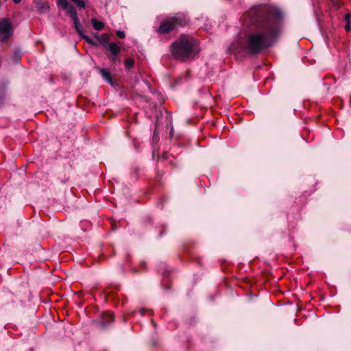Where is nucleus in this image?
<instances>
[{
  "label": "nucleus",
  "mask_w": 351,
  "mask_h": 351,
  "mask_svg": "<svg viewBox=\"0 0 351 351\" xmlns=\"http://www.w3.org/2000/svg\"><path fill=\"white\" fill-rule=\"evenodd\" d=\"M283 14L277 7L252 8L243 15V25L250 28L241 40V49L250 54H258L271 46L280 32Z\"/></svg>",
  "instance_id": "nucleus-1"
},
{
  "label": "nucleus",
  "mask_w": 351,
  "mask_h": 351,
  "mask_svg": "<svg viewBox=\"0 0 351 351\" xmlns=\"http://www.w3.org/2000/svg\"><path fill=\"white\" fill-rule=\"evenodd\" d=\"M197 42L192 36L182 34L170 47L172 56L177 60L184 62L193 58L197 51Z\"/></svg>",
  "instance_id": "nucleus-2"
},
{
  "label": "nucleus",
  "mask_w": 351,
  "mask_h": 351,
  "mask_svg": "<svg viewBox=\"0 0 351 351\" xmlns=\"http://www.w3.org/2000/svg\"><path fill=\"white\" fill-rule=\"evenodd\" d=\"M189 23L186 16L182 13H178L173 16L163 20L158 29L160 34H167L179 27H183Z\"/></svg>",
  "instance_id": "nucleus-3"
},
{
  "label": "nucleus",
  "mask_w": 351,
  "mask_h": 351,
  "mask_svg": "<svg viewBox=\"0 0 351 351\" xmlns=\"http://www.w3.org/2000/svg\"><path fill=\"white\" fill-rule=\"evenodd\" d=\"M14 34L12 22L8 18L0 19V42H7Z\"/></svg>",
  "instance_id": "nucleus-4"
},
{
  "label": "nucleus",
  "mask_w": 351,
  "mask_h": 351,
  "mask_svg": "<svg viewBox=\"0 0 351 351\" xmlns=\"http://www.w3.org/2000/svg\"><path fill=\"white\" fill-rule=\"evenodd\" d=\"M114 322L113 314L110 312H104L101 315V317L99 319L95 320L93 324L96 327L99 328H104L108 324Z\"/></svg>",
  "instance_id": "nucleus-5"
},
{
  "label": "nucleus",
  "mask_w": 351,
  "mask_h": 351,
  "mask_svg": "<svg viewBox=\"0 0 351 351\" xmlns=\"http://www.w3.org/2000/svg\"><path fill=\"white\" fill-rule=\"evenodd\" d=\"M106 49L110 51V55L108 56V58L112 62H121V59L119 57V53L121 51V47L118 46L114 43H111L108 45V48Z\"/></svg>",
  "instance_id": "nucleus-6"
},
{
  "label": "nucleus",
  "mask_w": 351,
  "mask_h": 351,
  "mask_svg": "<svg viewBox=\"0 0 351 351\" xmlns=\"http://www.w3.org/2000/svg\"><path fill=\"white\" fill-rule=\"evenodd\" d=\"M65 10H66L67 13L70 15L72 20L73 21L75 28L77 32L78 33L79 35H82V28L80 27V21H79L77 14L75 9L74 8L73 6L69 5L68 8H66Z\"/></svg>",
  "instance_id": "nucleus-7"
},
{
  "label": "nucleus",
  "mask_w": 351,
  "mask_h": 351,
  "mask_svg": "<svg viewBox=\"0 0 351 351\" xmlns=\"http://www.w3.org/2000/svg\"><path fill=\"white\" fill-rule=\"evenodd\" d=\"M97 40L101 43V45L106 49L108 48L109 43V36L107 34H103L101 35L96 36Z\"/></svg>",
  "instance_id": "nucleus-8"
},
{
  "label": "nucleus",
  "mask_w": 351,
  "mask_h": 351,
  "mask_svg": "<svg viewBox=\"0 0 351 351\" xmlns=\"http://www.w3.org/2000/svg\"><path fill=\"white\" fill-rule=\"evenodd\" d=\"M101 75L110 84L112 85V79L110 73L106 69H101L99 70Z\"/></svg>",
  "instance_id": "nucleus-9"
},
{
  "label": "nucleus",
  "mask_w": 351,
  "mask_h": 351,
  "mask_svg": "<svg viewBox=\"0 0 351 351\" xmlns=\"http://www.w3.org/2000/svg\"><path fill=\"white\" fill-rule=\"evenodd\" d=\"M91 23L93 25V28L97 31H100L103 29L104 27V23L101 21H97L95 19H91Z\"/></svg>",
  "instance_id": "nucleus-10"
},
{
  "label": "nucleus",
  "mask_w": 351,
  "mask_h": 351,
  "mask_svg": "<svg viewBox=\"0 0 351 351\" xmlns=\"http://www.w3.org/2000/svg\"><path fill=\"white\" fill-rule=\"evenodd\" d=\"M124 65L125 69H130L134 65V60L133 58H127L124 61Z\"/></svg>",
  "instance_id": "nucleus-11"
},
{
  "label": "nucleus",
  "mask_w": 351,
  "mask_h": 351,
  "mask_svg": "<svg viewBox=\"0 0 351 351\" xmlns=\"http://www.w3.org/2000/svg\"><path fill=\"white\" fill-rule=\"evenodd\" d=\"M37 5H38V8L39 9V10L40 12L48 11L49 9V6L47 4V3H37Z\"/></svg>",
  "instance_id": "nucleus-12"
},
{
  "label": "nucleus",
  "mask_w": 351,
  "mask_h": 351,
  "mask_svg": "<svg viewBox=\"0 0 351 351\" xmlns=\"http://www.w3.org/2000/svg\"><path fill=\"white\" fill-rule=\"evenodd\" d=\"M81 37H82L88 43L92 45H94V46H96L97 45V43L95 42H94L93 40V39H91L90 37H88V36H86L83 34V32L82 33V35H80Z\"/></svg>",
  "instance_id": "nucleus-13"
},
{
  "label": "nucleus",
  "mask_w": 351,
  "mask_h": 351,
  "mask_svg": "<svg viewBox=\"0 0 351 351\" xmlns=\"http://www.w3.org/2000/svg\"><path fill=\"white\" fill-rule=\"evenodd\" d=\"M77 6L83 8L86 6L85 0H71Z\"/></svg>",
  "instance_id": "nucleus-14"
},
{
  "label": "nucleus",
  "mask_w": 351,
  "mask_h": 351,
  "mask_svg": "<svg viewBox=\"0 0 351 351\" xmlns=\"http://www.w3.org/2000/svg\"><path fill=\"white\" fill-rule=\"evenodd\" d=\"M58 5L61 6L63 9L68 8L69 2L67 0H58Z\"/></svg>",
  "instance_id": "nucleus-15"
},
{
  "label": "nucleus",
  "mask_w": 351,
  "mask_h": 351,
  "mask_svg": "<svg viewBox=\"0 0 351 351\" xmlns=\"http://www.w3.org/2000/svg\"><path fill=\"white\" fill-rule=\"evenodd\" d=\"M116 34L120 38H123L125 36V34L124 32L121 31V30L117 31L116 32Z\"/></svg>",
  "instance_id": "nucleus-16"
},
{
  "label": "nucleus",
  "mask_w": 351,
  "mask_h": 351,
  "mask_svg": "<svg viewBox=\"0 0 351 351\" xmlns=\"http://www.w3.org/2000/svg\"><path fill=\"white\" fill-rule=\"evenodd\" d=\"M345 29L347 32H350L351 30V21L346 22Z\"/></svg>",
  "instance_id": "nucleus-17"
},
{
  "label": "nucleus",
  "mask_w": 351,
  "mask_h": 351,
  "mask_svg": "<svg viewBox=\"0 0 351 351\" xmlns=\"http://www.w3.org/2000/svg\"><path fill=\"white\" fill-rule=\"evenodd\" d=\"M350 13H347L346 15H345V20L346 22L348 21H350Z\"/></svg>",
  "instance_id": "nucleus-18"
},
{
  "label": "nucleus",
  "mask_w": 351,
  "mask_h": 351,
  "mask_svg": "<svg viewBox=\"0 0 351 351\" xmlns=\"http://www.w3.org/2000/svg\"><path fill=\"white\" fill-rule=\"evenodd\" d=\"M332 3L334 5H337V6H338V7L341 6V4L338 0H332Z\"/></svg>",
  "instance_id": "nucleus-19"
},
{
  "label": "nucleus",
  "mask_w": 351,
  "mask_h": 351,
  "mask_svg": "<svg viewBox=\"0 0 351 351\" xmlns=\"http://www.w3.org/2000/svg\"><path fill=\"white\" fill-rule=\"evenodd\" d=\"M13 1L14 3H19L21 1V0H13Z\"/></svg>",
  "instance_id": "nucleus-20"
},
{
  "label": "nucleus",
  "mask_w": 351,
  "mask_h": 351,
  "mask_svg": "<svg viewBox=\"0 0 351 351\" xmlns=\"http://www.w3.org/2000/svg\"><path fill=\"white\" fill-rule=\"evenodd\" d=\"M145 311L144 309H141L139 312H140V313L141 314V315H144V312H145Z\"/></svg>",
  "instance_id": "nucleus-21"
}]
</instances>
